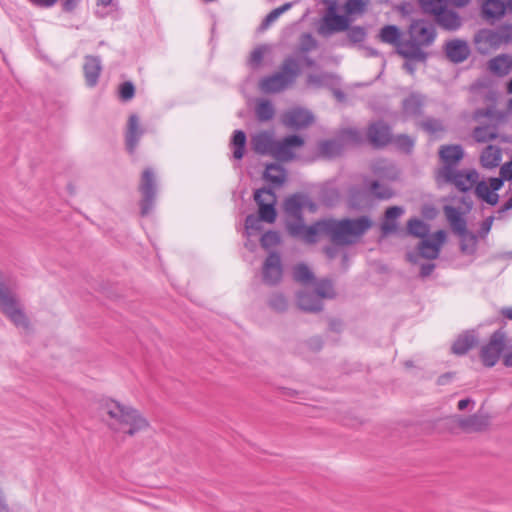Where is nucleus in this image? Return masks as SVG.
I'll return each instance as SVG.
<instances>
[{"mask_svg":"<svg viewBox=\"0 0 512 512\" xmlns=\"http://www.w3.org/2000/svg\"><path fill=\"white\" fill-rule=\"evenodd\" d=\"M371 226L372 221L367 216H360L355 219H325L310 226H306L304 220L287 221L286 223L291 236L300 238L309 244L317 242L321 234L329 236L330 240L336 244H354Z\"/></svg>","mask_w":512,"mask_h":512,"instance_id":"1","label":"nucleus"},{"mask_svg":"<svg viewBox=\"0 0 512 512\" xmlns=\"http://www.w3.org/2000/svg\"><path fill=\"white\" fill-rule=\"evenodd\" d=\"M99 415L108 429L122 438L133 437L150 426L139 410L110 398L100 401Z\"/></svg>","mask_w":512,"mask_h":512,"instance_id":"2","label":"nucleus"},{"mask_svg":"<svg viewBox=\"0 0 512 512\" xmlns=\"http://www.w3.org/2000/svg\"><path fill=\"white\" fill-rule=\"evenodd\" d=\"M409 39L398 46V53L405 59L424 61L423 47L431 45L436 37L434 25L424 19L413 20L409 26Z\"/></svg>","mask_w":512,"mask_h":512,"instance_id":"3","label":"nucleus"},{"mask_svg":"<svg viewBox=\"0 0 512 512\" xmlns=\"http://www.w3.org/2000/svg\"><path fill=\"white\" fill-rule=\"evenodd\" d=\"M299 73V61L289 56L283 61L279 71L260 80L259 89L266 94L280 93L295 83Z\"/></svg>","mask_w":512,"mask_h":512,"instance_id":"4","label":"nucleus"},{"mask_svg":"<svg viewBox=\"0 0 512 512\" xmlns=\"http://www.w3.org/2000/svg\"><path fill=\"white\" fill-rule=\"evenodd\" d=\"M0 310L18 328L28 329L29 322L12 290L0 280Z\"/></svg>","mask_w":512,"mask_h":512,"instance_id":"5","label":"nucleus"},{"mask_svg":"<svg viewBox=\"0 0 512 512\" xmlns=\"http://www.w3.org/2000/svg\"><path fill=\"white\" fill-rule=\"evenodd\" d=\"M392 195L393 192L388 186L380 184L378 181H368L365 179L362 188H351L350 204L354 208H360L372 196L377 199L386 200L391 198Z\"/></svg>","mask_w":512,"mask_h":512,"instance_id":"6","label":"nucleus"},{"mask_svg":"<svg viewBox=\"0 0 512 512\" xmlns=\"http://www.w3.org/2000/svg\"><path fill=\"white\" fill-rule=\"evenodd\" d=\"M506 345V333L499 329L495 331L489 342L481 348L480 358L486 367H493L498 362L501 354H504Z\"/></svg>","mask_w":512,"mask_h":512,"instance_id":"7","label":"nucleus"},{"mask_svg":"<svg viewBox=\"0 0 512 512\" xmlns=\"http://www.w3.org/2000/svg\"><path fill=\"white\" fill-rule=\"evenodd\" d=\"M139 190L142 194L141 214L146 216L153 209L156 196V177L152 169L147 168L143 171Z\"/></svg>","mask_w":512,"mask_h":512,"instance_id":"8","label":"nucleus"},{"mask_svg":"<svg viewBox=\"0 0 512 512\" xmlns=\"http://www.w3.org/2000/svg\"><path fill=\"white\" fill-rule=\"evenodd\" d=\"M351 19L346 15H339L335 7L330 6L323 17L318 32L322 36H330L333 33L346 31L350 26Z\"/></svg>","mask_w":512,"mask_h":512,"instance_id":"9","label":"nucleus"},{"mask_svg":"<svg viewBox=\"0 0 512 512\" xmlns=\"http://www.w3.org/2000/svg\"><path fill=\"white\" fill-rule=\"evenodd\" d=\"M254 199L259 206V218L267 223L276 219V195L271 189L262 188L255 191Z\"/></svg>","mask_w":512,"mask_h":512,"instance_id":"10","label":"nucleus"},{"mask_svg":"<svg viewBox=\"0 0 512 512\" xmlns=\"http://www.w3.org/2000/svg\"><path fill=\"white\" fill-rule=\"evenodd\" d=\"M441 180L453 184L458 190L467 192L471 190L478 181V173L475 170H450L447 168L445 177Z\"/></svg>","mask_w":512,"mask_h":512,"instance_id":"11","label":"nucleus"},{"mask_svg":"<svg viewBox=\"0 0 512 512\" xmlns=\"http://www.w3.org/2000/svg\"><path fill=\"white\" fill-rule=\"evenodd\" d=\"M304 140L298 135H290L276 141L273 151V157L279 161H290L295 157V149L302 147Z\"/></svg>","mask_w":512,"mask_h":512,"instance_id":"12","label":"nucleus"},{"mask_svg":"<svg viewBox=\"0 0 512 512\" xmlns=\"http://www.w3.org/2000/svg\"><path fill=\"white\" fill-rule=\"evenodd\" d=\"M307 206L313 210L315 205L310 201L309 197L304 194L297 193L288 197L284 202V210L288 216L287 221H302V212Z\"/></svg>","mask_w":512,"mask_h":512,"instance_id":"13","label":"nucleus"},{"mask_svg":"<svg viewBox=\"0 0 512 512\" xmlns=\"http://www.w3.org/2000/svg\"><path fill=\"white\" fill-rule=\"evenodd\" d=\"M439 156L443 162V167L438 172V179L441 180L445 177L447 168L457 169L458 163L464 156V150L461 145H445L440 148Z\"/></svg>","mask_w":512,"mask_h":512,"instance_id":"14","label":"nucleus"},{"mask_svg":"<svg viewBox=\"0 0 512 512\" xmlns=\"http://www.w3.org/2000/svg\"><path fill=\"white\" fill-rule=\"evenodd\" d=\"M445 241L446 232L444 230H438L431 236L423 238L418 246L420 255L426 259H436Z\"/></svg>","mask_w":512,"mask_h":512,"instance_id":"15","label":"nucleus"},{"mask_svg":"<svg viewBox=\"0 0 512 512\" xmlns=\"http://www.w3.org/2000/svg\"><path fill=\"white\" fill-rule=\"evenodd\" d=\"M476 49L480 54L486 55L499 48L502 43L497 29H482L475 35Z\"/></svg>","mask_w":512,"mask_h":512,"instance_id":"16","label":"nucleus"},{"mask_svg":"<svg viewBox=\"0 0 512 512\" xmlns=\"http://www.w3.org/2000/svg\"><path fill=\"white\" fill-rule=\"evenodd\" d=\"M313 114L303 108H293L285 112L282 116L283 124L292 129H300L313 122Z\"/></svg>","mask_w":512,"mask_h":512,"instance_id":"17","label":"nucleus"},{"mask_svg":"<svg viewBox=\"0 0 512 512\" xmlns=\"http://www.w3.org/2000/svg\"><path fill=\"white\" fill-rule=\"evenodd\" d=\"M263 281L268 285L277 284L282 278L281 258L277 253H270L263 264Z\"/></svg>","mask_w":512,"mask_h":512,"instance_id":"18","label":"nucleus"},{"mask_svg":"<svg viewBox=\"0 0 512 512\" xmlns=\"http://www.w3.org/2000/svg\"><path fill=\"white\" fill-rule=\"evenodd\" d=\"M370 143L374 147H383L391 142L392 134L390 127L382 121L372 123L367 131Z\"/></svg>","mask_w":512,"mask_h":512,"instance_id":"19","label":"nucleus"},{"mask_svg":"<svg viewBox=\"0 0 512 512\" xmlns=\"http://www.w3.org/2000/svg\"><path fill=\"white\" fill-rule=\"evenodd\" d=\"M447 58L453 63H462L470 55V48L466 41L454 39L445 44Z\"/></svg>","mask_w":512,"mask_h":512,"instance_id":"20","label":"nucleus"},{"mask_svg":"<svg viewBox=\"0 0 512 512\" xmlns=\"http://www.w3.org/2000/svg\"><path fill=\"white\" fill-rule=\"evenodd\" d=\"M276 141L273 133L262 131L252 136L251 145L253 150L262 155H273Z\"/></svg>","mask_w":512,"mask_h":512,"instance_id":"21","label":"nucleus"},{"mask_svg":"<svg viewBox=\"0 0 512 512\" xmlns=\"http://www.w3.org/2000/svg\"><path fill=\"white\" fill-rule=\"evenodd\" d=\"M143 133L144 131L140 126L138 116L135 114L131 115L126 131V147L131 154L135 152Z\"/></svg>","mask_w":512,"mask_h":512,"instance_id":"22","label":"nucleus"},{"mask_svg":"<svg viewBox=\"0 0 512 512\" xmlns=\"http://www.w3.org/2000/svg\"><path fill=\"white\" fill-rule=\"evenodd\" d=\"M83 70L87 86H96L102 70L101 60L95 56H86Z\"/></svg>","mask_w":512,"mask_h":512,"instance_id":"23","label":"nucleus"},{"mask_svg":"<svg viewBox=\"0 0 512 512\" xmlns=\"http://www.w3.org/2000/svg\"><path fill=\"white\" fill-rule=\"evenodd\" d=\"M444 213L452 230L459 236L465 235L467 224L462 212L453 206H445Z\"/></svg>","mask_w":512,"mask_h":512,"instance_id":"24","label":"nucleus"},{"mask_svg":"<svg viewBox=\"0 0 512 512\" xmlns=\"http://www.w3.org/2000/svg\"><path fill=\"white\" fill-rule=\"evenodd\" d=\"M444 213L452 230L459 236L465 235L467 224L462 212L453 206H445Z\"/></svg>","mask_w":512,"mask_h":512,"instance_id":"25","label":"nucleus"},{"mask_svg":"<svg viewBox=\"0 0 512 512\" xmlns=\"http://www.w3.org/2000/svg\"><path fill=\"white\" fill-rule=\"evenodd\" d=\"M488 69L497 76H505L512 69V59L507 54H500L488 61Z\"/></svg>","mask_w":512,"mask_h":512,"instance_id":"26","label":"nucleus"},{"mask_svg":"<svg viewBox=\"0 0 512 512\" xmlns=\"http://www.w3.org/2000/svg\"><path fill=\"white\" fill-rule=\"evenodd\" d=\"M436 22L445 30L455 31L459 29L462 25V19L459 14L448 7L435 18Z\"/></svg>","mask_w":512,"mask_h":512,"instance_id":"27","label":"nucleus"},{"mask_svg":"<svg viewBox=\"0 0 512 512\" xmlns=\"http://www.w3.org/2000/svg\"><path fill=\"white\" fill-rule=\"evenodd\" d=\"M502 160L501 149L498 146L488 145L481 153L480 162L484 168L493 169L499 166Z\"/></svg>","mask_w":512,"mask_h":512,"instance_id":"28","label":"nucleus"},{"mask_svg":"<svg viewBox=\"0 0 512 512\" xmlns=\"http://www.w3.org/2000/svg\"><path fill=\"white\" fill-rule=\"evenodd\" d=\"M424 96L418 93H412L403 100L402 109L405 116H418L424 106Z\"/></svg>","mask_w":512,"mask_h":512,"instance_id":"29","label":"nucleus"},{"mask_svg":"<svg viewBox=\"0 0 512 512\" xmlns=\"http://www.w3.org/2000/svg\"><path fill=\"white\" fill-rule=\"evenodd\" d=\"M404 213L402 207L392 206L389 207L385 212V219L381 225V231L383 235L393 233L397 229L396 219Z\"/></svg>","mask_w":512,"mask_h":512,"instance_id":"30","label":"nucleus"},{"mask_svg":"<svg viewBox=\"0 0 512 512\" xmlns=\"http://www.w3.org/2000/svg\"><path fill=\"white\" fill-rule=\"evenodd\" d=\"M372 172L375 176L388 180H394L398 175L395 166L384 159H379L372 164Z\"/></svg>","mask_w":512,"mask_h":512,"instance_id":"31","label":"nucleus"},{"mask_svg":"<svg viewBox=\"0 0 512 512\" xmlns=\"http://www.w3.org/2000/svg\"><path fill=\"white\" fill-rule=\"evenodd\" d=\"M264 179L274 187H279L286 180L285 169L278 164H269L264 172Z\"/></svg>","mask_w":512,"mask_h":512,"instance_id":"32","label":"nucleus"},{"mask_svg":"<svg viewBox=\"0 0 512 512\" xmlns=\"http://www.w3.org/2000/svg\"><path fill=\"white\" fill-rule=\"evenodd\" d=\"M297 303L299 308L306 312H317L322 309L321 299L314 293H299Z\"/></svg>","mask_w":512,"mask_h":512,"instance_id":"33","label":"nucleus"},{"mask_svg":"<svg viewBox=\"0 0 512 512\" xmlns=\"http://www.w3.org/2000/svg\"><path fill=\"white\" fill-rule=\"evenodd\" d=\"M482 12L488 19H500L506 12V5L501 0H486Z\"/></svg>","mask_w":512,"mask_h":512,"instance_id":"34","label":"nucleus"},{"mask_svg":"<svg viewBox=\"0 0 512 512\" xmlns=\"http://www.w3.org/2000/svg\"><path fill=\"white\" fill-rule=\"evenodd\" d=\"M378 37L381 42L395 45L397 48L403 42L401 39V31L396 25H386L381 28Z\"/></svg>","mask_w":512,"mask_h":512,"instance_id":"35","label":"nucleus"},{"mask_svg":"<svg viewBox=\"0 0 512 512\" xmlns=\"http://www.w3.org/2000/svg\"><path fill=\"white\" fill-rule=\"evenodd\" d=\"M489 424L488 417L474 414L468 418L460 420V426L466 431H482Z\"/></svg>","mask_w":512,"mask_h":512,"instance_id":"36","label":"nucleus"},{"mask_svg":"<svg viewBox=\"0 0 512 512\" xmlns=\"http://www.w3.org/2000/svg\"><path fill=\"white\" fill-rule=\"evenodd\" d=\"M476 343V337L472 333L460 335L452 346V352L456 355H464Z\"/></svg>","mask_w":512,"mask_h":512,"instance_id":"37","label":"nucleus"},{"mask_svg":"<svg viewBox=\"0 0 512 512\" xmlns=\"http://www.w3.org/2000/svg\"><path fill=\"white\" fill-rule=\"evenodd\" d=\"M474 187L475 194L478 198L490 205H496L498 203V194L491 191L489 185L485 181L476 182Z\"/></svg>","mask_w":512,"mask_h":512,"instance_id":"38","label":"nucleus"},{"mask_svg":"<svg viewBox=\"0 0 512 512\" xmlns=\"http://www.w3.org/2000/svg\"><path fill=\"white\" fill-rule=\"evenodd\" d=\"M343 145L339 140H326L319 144V152L321 155L331 158L339 155Z\"/></svg>","mask_w":512,"mask_h":512,"instance_id":"39","label":"nucleus"},{"mask_svg":"<svg viewBox=\"0 0 512 512\" xmlns=\"http://www.w3.org/2000/svg\"><path fill=\"white\" fill-rule=\"evenodd\" d=\"M231 145L234 147L233 157L237 160L242 159L246 145V135L242 130L234 131Z\"/></svg>","mask_w":512,"mask_h":512,"instance_id":"40","label":"nucleus"},{"mask_svg":"<svg viewBox=\"0 0 512 512\" xmlns=\"http://www.w3.org/2000/svg\"><path fill=\"white\" fill-rule=\"evenodd\" d=\"M407 230L410 235L425 238L429 234V226L422 220L414 218L407 223Z\"/></svg>","mask_w":512,"mask_h":512,"instance_id":"41","label":"nucleus"},{"mask_svg":"<svg viewBox=\"0 0 512 512\" xmlns=\"http://www.w3.org/2000/svg\"><path fill=\"white\" fill-rule=\"evenodd\" d=\"M369 5V0H346L344 11L346 16L362 15Z\"/></svg>","mask_w":512,"mask_h":512,"instance_id":"42","label":"nucleus"},{"mask_svg":"<svg viewBox=\"0 0 512 512\" xmlns=\"http://www.w3.org/2000/svg\"><path fill=\"white\" fill-rule=\"evenodd\" d=\"M423 10L434 18L438 17L447 8L446 0H420Z\"/></svg>","mask_w":512,"mask_h":512,"instance_id":"43","label":"nucleus"},{"mask_svg":"<svg viewBox=\"0 0 512 512\" xmlns=\"http://www.w3.org/2000/svg\"><path fill=\"white\" fill-rule=\"evenodd\" d=\"M255 113L261 122L271 120L274 116V106L269 100H260L256 106Z\"/></svg>","mask_w":512,"mask_h":512,"instance_id":"44","label":"nucleus"},{"mask_svg":"<svg viewBox=\"0 0 512 512\" xmlns=\"http://www.w3.org/2000/svg\"><path fill=\"white\" fill-rule=\"evenodd\" d=\"M473 137L479 143L491 141L497 137L496 128L489 125L476 127Z\"/></svg>","mask_w":512,"mask_h":512,"instance_id":"45","label":"nucleus"},{"mask_svg":"<svg viewBox=\"0 0 512 512\" xmlns=\"http://www.w3.org/2000/svg\"><path fill=\"white\" fill-rule=\"evenodd\" d=\"M292 7V3L287 2L280 7L273 9L262 21L261 29H267L272 23H274L283 13L288 11Z\"/></svg>","mask_w":512,"mask_h":512,"instance_id":"46","label":"nucleus"},{"mask_svg":"<svg viewBox=\"0 0 512 512\" xmlns=\"http://www.w3.org/2000/svg\"><path fill=\"white\" fill-rule=\"evenodd\" d=\"M293 277L295 281L303 284L309 283L314 279L312 271L305 264H298L294 267Z\"/></svg>","mask_w":512,"mask_h":512,"instance_id":"47","label":"nucleus"},{"mask_svg":"<svg viewBox=\"0 0 512 512\" xmlns=\"http://www.w3.org/2000/svg\"><path fill=\"white\" fill-rule=\"evenodd\" d=\"M332 78L333 76L328 73L310 74L307 77V83L312 87L320 88L327 86Z\"/></svg>","mask_w":512,"mask_h":512,"instance_id":"48","label":"nucleus"},{"mask_svg":"<svg viewBox=\"0 0 512 512\" xmlns=\"http://www.w3.org/2000/svg\"><path fill=\"white\" fill-rule=\"evenodd\" d=\"M319 299L321 298H333L334 297V289L331 281L329 280H321L316 285V293Z\"/></svg>","mask_w":512,"mask_h":512,"instance_id":"49","label":"nucleus"},{"mask_svg":"<svg viewBox=\"0 0 512 512\" xmlns=\"http://www.w3.org/2000/svg\"><path fill=\"white\" fill-rule=\"evenodd\" d=\"M421 127L429 134H436L438 132L444 131V126L439 119L435 118H427L426 120L421 122Z\"/></svg>","mask_w":512,"mask_h":512,"instance_id":"50","label":"nucleus"},{"mask_svg":"<svg viewBox=\"0 0 512 512\" xmlns=\"http://www.w3.org/2000/svg\"><path fill=\"white\" fill-rule=\"evenodd\" d=\"M347 37L351 44L361 43L366 38V31L360 26H353L347 29Z\"/></svg>","mask_w":512,"mask_h":512,"instance_id":"51","label":"nucleus"},{"mask_svg":"<svg viewBox=\"0 0 512 512\" xmlns=\"http://www.w3.org/2000/svg\"><path fill=\"white\" fill-rule=\"evenodd\" d=\"M461 237V250L464 253L471 254L476 249L477 238L474 234H470L466 231L465 235Z\"/></svg>","mask_w":512,"mask_h":512,"instance_id":"52","label":"nucleus"},{"mask_svg":"<svg viewBox=\"0 0 512 512\" xmlns=\"http://www.w3.org/2000/svg\"><path fill=\"white\" fill-rule=\"evenodd\" d=\"M317 47V41L310 33H304L300 37L299 50L303 53L310 52Z\"/></svg>","mask_w":512,"mask_h":512,"instance_id":"53","label":"nucleus"},{"mask_svg":"<svg viewBox=\"0 0 512 512\" xmlns=\"http://www.w3.org/2000/svg\"><path fill=\"white\" fill-rule=\"evenodd\" d=\"M395 145L405 151L410 152L414 147V139L409 137L408 135H398L394 138Z\"/></svg>","mask_w":512,"mask_h":512,"instance_id":"54","label":"nucleus"},{"mask_svg":"<svg viewBox=\"0 0 512 512\" xmlns=\"http://www.w3.org/2000/svg\"><path fill=\"white\" fill-rule=\"evenodd\" d=\"M260 241L261 245L268 249L276 246L280 242V237L276 232L268 231L262 235Z\"/></svg>","mask_w":512,"mask_h":512,"instance_id":"55","label":"nucleus"},{"mask_svg":"<svg viewBox=\"0 0 512 512\" xmlns=\"http://www.w3.org/2000/svg\"><path fill=\"white\" fill-rule=\"evenodd\" d=\"M261 219L254 214L248 215L245 220V230L248 235L261 229Z\"/></svg>","mask_w":512,"mask_h":512,"instance_id":"56","label":"nucleus"},{"mask_svg":"<svg viewBox=\"0 0 512 512\" xmlns=\"http://www.w3.org/2000/svg\"><path fill=\"white\" fill-rule=\"evenodd\" d=\"M120 98L123 101L131 100L135 95V87L132 82H124L119 88Z\"/></svg>","mask_w":512,"mask_h":512,"instance_id":"57","label":"nucleus"},{"mask_svg":"<svg viewBox=\"0 0 512 512\" xmlns=\"http://www.w3.org/2000/svg\"><path fill=\"white\" fill-rule=\"evenodd\" d=\"M499 38L503 44H509L512 42V24H504L497 28Z\"/></svg>","mask_w":512,"mask_h":512,"instance_id":"58","label":"nucleus"},{"mask_svg":"<svg viewBox=\"0 0 512 512\" xmlns=\"http://www.w3.org/2000/svg\"><path fill=\"white\" fill-rule=\"evenodd\" d=\"M341 140L346 143L357 144L361 140V134L356 129H347L342 132Z\"/></svg>","mask_w":512,"mask_h":512,"instance_id":"59","label":"nucleus"},{"mask_svg":"<svg viewBox=\"0 0 512 512\" xmlns=\"http://www.w3.org/2000/svg\"><path fill=\"white\" fill-rule=\"evenodd\" d=\"M265 53H266V47L260 46V47L255 48L250 55V59H249L250 65L253 67L259 66L264 58Z\"/></svg>","mask_w":512,"mask_h":512,"instance_id":"60","label":"nucleus"},{"mask_svg":"<svg viewBox=\"0 0 512 512\" xmlns=\"http://www.w3.org/2000/svg\"><path fill=\"white\" fill-rule=\"evenodd\" d=\"M270 306L277 311H283L287 307V300L283 295H274L270 299Z\"/></svg>","mask_w":512,"mask_h":512,"instance_id":"61","label":"nucleus"},{"mask_svg":"<svg viewBox=\"0 0 512 512\" xmlns=\"http://www.w3.org/2000/svg\"><path fill=\"white\" fill-rule=\"evenodd\" d=\"M493 221L494 218L492 216H489L482 222L480 227V234L482 236H486L490 232Z\"/></svg>","mask_w":512,"mask_h":512,"instance_id":"62","label":"nucleus"},{"mask_svg":"<svg viewBox=\"0 0 512 512\" xmlns=\"http://www.w3.org/2000/svg\"><path fill=\"white\" fill-rule=\"evenodd\" d=\"M504 179L502 177L491 178L489 181V187L491 191L496 193L503 186Z\"/></svg>","mask_w":512,"mask_h":512,"instance_id":"63","label":"nucleus"},{"mask_svg":"<svg viewBox=\"0 0 512 512\" xmlns=\"http://www.w3.org/2000/svg\"><path fill=\"white\" fill-rule=\"evenodd\" d=\"M503 364L506 367H512V344L506 349L503 354Z\"/></svg>","mask_w":512,"mask_h":512,"instance_id":"64","label":"nucleus"}]
</instances>
